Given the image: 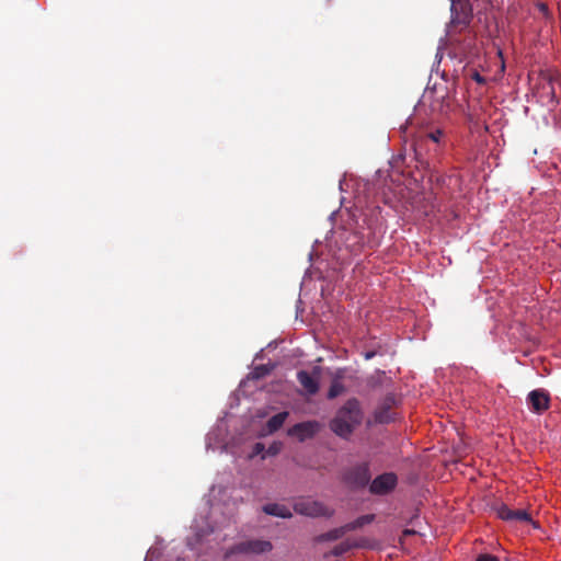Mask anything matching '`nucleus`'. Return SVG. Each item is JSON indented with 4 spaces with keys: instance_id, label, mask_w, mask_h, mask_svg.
Instances as JSON below:
<instances>
[{
    "instance_id": "nucleus-19",
    "label": "nucleus",
    "mask_w": 561,
    "mask_h": 561,
    "mask_svg": "<svg viewBox=\"0 0 561 561\" xmlns=\"http://www.w3.org/2000/svg\"><path fill=\"white\" fill-rule=\"evenodd\" d=\"M444 136V131L442 129H436L427 134V137L433 141L438 144L442 137Z\"/></svg>"
},
{
    "instance_id": "nucleus-11",
    "label": "nucleus",
    "mask_w": 561,
    "mask_h": 561,
    "mask_svg": "<svg viewBox=\"0 0 561 561\" xmlns=\"http://www.w3.org/2000/svg\"><path fill=\"white\" fill-rule=\"evenodd\" d=\"M297 380L304 387L306 392L310 396H313L319 390V381L318 378L313 377L306 370H300L297 373Z\"/></svg>"
},
{
    "instance_id": "nucleus-9",
    "label": "nucleus",
    "mask_w": 561,
    "mask_h": 561,
    "mask_svg": "<svg viewBox=\"0 0 561 561\" xmlns=\"http://www.w3.org/2000/svg\"><path fill=\"white\" fill-rule=\"evenodd\" d=\"M495 510L497 517L506 522H533L525 510H511L506 504H501Z\"/></svg>"
},
{
    "instance_id": "nucleus-5",
    "label": "nucleus",
    "mask_w": 561,
    "mask_h": 561,
    "mask_svg": "<svg viewBox=\"0 0 561 561\" xmlns=\"http://www.w3.org/2000/svg\"><path fill=\"white\" fill-rule=\"evenodd\" d=\"M321 430L320 422L312 420L295 424L288 430V435L296 437L299 442L313 438Z\"/></svg>"
},
{
    "instance_id": "nucleus-25",
    "label": "nucleus",
    "mask_w": 561,
    "mask_h": 561,
    "mask_svg": "<svg viewBox=\"0 0 561 561\" xmlns=\"http://www.w3.org/2000/svg\"><path fill=\"white\" fill-rule=\"evenodd\" d=\"M277 453H278V447H276V446H271L267 450L268 455H276Z\"/></svg>"
},
{
    "instance_id": "nucleus-3",
    "label": "nucleus",
    "mask_w": 561,
    "mask_h": 561,
    "mask_svg": "<svg viewBox=\"0 0 561 561\" xmlns=\"http://www.w3.org/2000/svg\"><path fill=\"white\" fill-rule=\"evenodd\" d=\"M273 549V545L268 540H247L241 541L234 546H232L226 553V557H230L232 554H261L265 552H270Z\"/></svg>"
},
{
    "instance_id": "nucleus-22",
    "label": "nucleus",
    "mask_w": 561,
    "mask_h": 561,
    "mask_svg": "<svg viewBox=\"0 0 561 561\" xmlns=\"http://www.w3.org/2000/svg\"><path fill=\"white\" fill-rule=\"evenodd\" d=\"M471 77L478 83H484L485 82V79L479 72H477V71H474Z\"/></svg>"
},
{
    "instance_id": "nucleus-16",
    "label": "nucleus",
    "mask_w": 561,
    "mask_h": 561,
    "mask_svg": "<svg viewBox=\"0 0 561 561\" xmlns=\"http://www.w3.org/2000/svg\"><path fill=\"white\" fill-rule=\"evenodd\" d=\"M345 392V387L341 381V377L336 375L331 382L328 391V399L332 400Z\"/></svg>"
},
{
    "instance_id": "nucleus-23",
    "label": "nucleus",
    "mask_w": 561,
    "mask_h": 561,
    "mask_svg": "<svg viewBox=\"0 0 561 561\" xmlns=\"http://www.w3.org/2000/svg\"><path fill=\"white\" fill-rule=\"evenodd\" d=\"M264 450V445L262 443H256L254 445V449H253V454L254 455H259L260 453H262Z\"/></svg>"
},
{
    "instance_id": "nucleus-20",
    "label": "nucleus",
    "mask_w": 561,
    "mask_h": 561,
    "mask_svg": "<svg viewBox=\"0 0 561 561\" xmlns=\"http://www.w3.org/2000/svg\"><path fill=\"white\" fill-rule=\"evenodd\" d=\"M477 561H500L497 557L489 553L478 556Z\"/></svg>"
},
{
    "instance_id": "nucleus-8",
    "label": "nucleus",
    "mask_w": 561,
    "mask_h": 561,
    "mask_svg": "<svg viewBox=\"0 0 561 561\" xmlns=\"http://www.w3.org/2000/svg\"><path fill=\"white\" fill-rule=\"evenodd\" d=\"M527 402L535 413H542L550 407V396L545 389H535L527 396Z\"/></svg>"
},
{
    "instance_id": "nucleus-6",
    "label": "nucleus",
    "mask_w": 561,
    "mask_h": 561,
    "mask_svg": "<svg viewBox=\"0 0 561 561\" xmlns=\"http://www.w3.org/2000/svg\"><path fill=\"white\" fill-rule=\"evenodd\" d=\"M398 483V478L393 472H386L376 477L369 486L373 494L385 495L390 493Z\"/></svg>"
},
{
    "instance_id": "nucleus-17",
    "label": "nucleus",
    "mask_w": 561,
    "mask_h": 561,
    "mask_svg": "<svg viewBox=\"0 0 561 561\" xmlns=\"http://www.w3.org/2000/svg\"><path fill=\"white\" fill-rule=\"evenodd\" d=\"M373 519H374V515H364V516L358 517L354 522L348 523L347 526H348L350 530H354V529H357L366 524H369L370 522H373Z\"/></svg>"
},
{
    "instance_id": "nucleus-1",
    "label": "nucleus",
    "mask_w": 561,
    "mask_h": 561,
    "mask_svg": "<svg viewBox=\"0 0 561 561\" xmlns=\"http://www.w3.org/2000/svg\"><path fill=\"white\" fill-rule=\"evenodd\" d=\"M473 18L470 0H451L450 22L447 24L446 36L451 45L460 51H471L474 45V33L470 30Z\"/></svg>"
},
{
    "instance_id": "nucleus-2",
    "label": "nucleus",
    "mask_w": 561,
    "mask_h": 561,
    "mask_svg": "<svg viewBox=\"0 0 561 561\" xmlns=\"http://www.w3.org/2000/svg\"><path fill=\"white\" fill-rule=\"evenodd\" d=\"M363 413L359 401L355 398L348 399L337 411L335 417L330 422V428L340 437L347 438L355 427L362 423Z\"/></svg>"
},
{
    "instance_id": "nucleus-15",
    "label": "nucleus",
    "mask_w": 561,
    "mask_h": 561,
    "mask_svg": "<svg viewBox=\"0 0 561 561\" xmlns=\"http://www.w3.org/2000/svg\"><path fill=\"white\" fill-rule=\"evenodd\" d=\"M356 547L355 543L351 542L350 540H345L339 545H336L333 549L325 552L323 558L329 559L331 557H340L346 552H348L352 548Z\"/></svg>"
},
{
    "instance_id": "nucleus-14",
    "label": "nucleus",
    "mask_w": 561,
    "mask_h": 561,
    "mask_svg": "<svg viewBox=\"0 0 561 561\" xmlns=\"http://www.w3.org/2000/svg\"><path fill=\"white\" fill-rule=\"evenodd\" d=\"M288 416V412H279L275 415H273L266 423V428L268 433H274L278 431L283 424L285 423L286 419Z\"/></svg>"
},
{
    "instance_id": "nucleus-18",
    "label": "nucleus",
    "mask_w": 561,
    "mask_h": 561,
    "mask_svg": "<svg viewBox=\"0 0 561 561\" xmlns=\"http://www.w3.org/2000/svg\"><path fill=\"white\" fill-rule=\"evenodd\" d=\"M268 373H270V369L266 366L261 365V366L255 367L252 374H253L254 378H262L265 375H267Z\"/></svg>"
},
{
    "instance_id": "nucleus-24",
    "label": "nucleus",
    "mask_w": 561,
    "mask_h": 561,
    "mask_svg": "<svg viewBox=\"0 0 561 561\" xmlns=\"http://www.w3.org/2000/svg\"><path fill=\"white\" fill-rule=\"evenodd\" d=\"M548 89H549V92H548V93H549V95L551 96V100H553V99H554V96H556V93H554V88H553V85H552V81H551V79H550V80H549V82H548Z\"/></svg>"
},
{
    "instance_id": "nucleus-27",
    "label": "nucleus",
    "mask_w": 561,
    "mask_h": 561,
    "mask_svg": "<svg viewBox=\"0 0 561 561\" xmlns=\"http://www.w3.org/2000/svg\"><path fill=\"white\" fill-rule=\"evenodd\" d=\"M412 534H414L413 530H409V529L404 530V535H412Z\"/></svg>"
},
{
    "instance_id": "nucleus-29",
    "label": "nucleus",
    "mask_w": 561,
    "mask_h": 561,
    "mask_svg": "<svg viewBox=\"0 0 561 561\" xmlns=\"http://www.w3.org/2000/svg\"><path fill=\"white\" fill-rule=\"evenodd\" d=\"M430 95H433V92H430L428 94H425L424 98H428Z\"/></svg>"
},
{
    "instance_id": "nucleus-21",
    "label": "nucleus",
    "mask_w": 561,
    "mask_h": 561,
    "mask_svg": "<svg viewBox=\"0 0 561 561\" xmlns=\"http://www.w3.org/2000/svg\"><path fill=\"white\" fill-rule=\"evenodd\" d=\"M444 98H445V94H442V95L439 96V99H440L442 101H439V102H437V103H433V104H432V110H433V111H439V112H442V111H443V108H444Z\"/></svg>"
},
{
    "instance_id": "nucleus-26",
    "label": "nucleus",
    "mask_w": 561,
    "mask_h": 561,
    "mask_svg": "<svg viewBox=\"0 0 561 561\" xmlns=\"http://www.w3.org/2000/svg\"><path fill=\"white\" fill-rule=\"evenodd\" d=\"M374 355H375L374 352H368V353H366L365 358L370 359Z\"/></svg>"
},
{
    "instance_id": "nucleus-28",
    "label": "nucleus",
    "mask_w": 561,
    "mask_h": 561,
    "mask_svg": "<svg viewBox=\"0 0 561 561\" xmlns=\"http://www.w3.org/2000/svg\"><path fill=\"white\" fill-rule=\"evenodd\" d=\"M540 9H541L542 11H546V10H547V5H546V4H541V5H540Z\"/></svg>"
},
{
    "instance_id": "nucleus-13",
    "label": "nucleus",
    "mask_w": 561,
    "mask_h": 561,
    "mask_svg": "<svg viewBox=\"0 0 561 561\" xmlns=\"http://www.w3.org/2000/svg\"><path fill=\"white\" fill-rule=\"evenodd\" d=\"M263 512L267 515L282 518H290L293 516L290 510L287 506L277 503L265 504L263 506Z\"/></svg>"
},
{
    "instance_id": "nucleus-12",
    "label": "nucleus",
    "mask_w": 561,
    "mask_h": 561,
    "mask_svg": "<svg viewBox=\"0 0 561 561\" xmlns=\"http://www.w3.org/2000/svg\"><path fill=\"white\" fill-rule=\"evenodd\" d=\"M347 531H351L347 524L334 529H331L327 533L320 534L314 538V541L318 543L327 542V541H335L341 539Z\"/></svg>"
},
{
    "instance_id": "nucleus-10",
    "label": "nucleus",
    "mask_w": 561,
    "mask_h": 561,
    "mask_svg": "<svg viewBox=\"0 0 561 561\" xmlns=\"http://www.w3.org/2000/svg\"><path fill=\"white\" fill-rule=\"evenodd\" d=\"M350 482L357 486H365L370 480V470L368 463L364 462L354 467L347 474Z\"/></svg>"
},
{
    "instance_id": "nucleus-7",
    "label": "nucleus",
    "mask_w": 561,
    "mask_h": 561,
    "mask_svg": "<svg viewBox=\"0 0 561 561\" xmlns=\"http://www.w3.org/2000/svg\"><path fill=\"white\" fill-rule=\"evenodd\" d=\"M396 396L393 393H388L375 410V422L380 424L392 422L394 420L392 408L396 405Z\"/></svg>"
},
{
    "instance_id": "nucleus-4",
    "label": "nucleus",
    "mask_w": 561,
    "mask_h": 561,
    "mask_svg": "<svg viewBox=\"0 0 561 561\" xmlns=\"http://www.w3.org/2000/svg\"><path fill=\"white\" fill-rule=\"evenodd\" d=\"M294 511L297 514L309 517H330L333 514L332 510H329L327 506H324L321 502L318 501H298L294 504Z\"/></svg>"
}]
</instances>
